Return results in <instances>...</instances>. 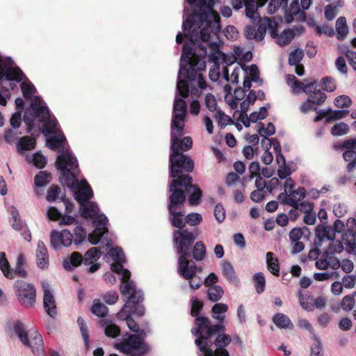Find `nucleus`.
Listing matches in <instances>:
<instances>
[{
	"label": "nucleus",
	"instance_id": "nucleus-1",
	"mask_svg": "<svg viewBox=\"0 0 356 356\" xmlns=\"http://www.w3.org/2000/svg\"><path fill=\"white\" fill-rule=\"evenodd\" d=\"M186 1L193 10L183 22L182 29L191 44L186 43L183 46L175 97V99L183 100L188 97L189 90L188 82L181 79L182 76L189 81L197 78L198 88L200 90L207 88V82L199 73L206 68L204 58L207 56V47L202 42H209L211 34L216 35L220 29V17L213 9V0Z\"/></svg>",
	"mask_w": 356,
	"mask_h": 356
},
{
	"label": "nucleus",
	"instance_id": "nucleus-2",
	"mask_svg": "<svg viewBox=\"0 0 356 356\" xmlns=\"http://www.w3.org/2000/svg\"><path fill=\"white\" fill-rule=\"evenodd\" d=\"M57 169L60 172L59 180L63 186L70 188L74 193L75 200L80 205L81 216L84 218L92 219L94 231L88 235L87 232L81 226H76L74 229L73 243L79 245L83 242L87 236L88 241L92 245H97L101 240L107 239L108 232L106 227L107 217L102 213L96 203L90 201L93 197V192L85 179L79 181V174L78 161L69 154L61 155L57 162Z\"/></svg>",
	"mask_w": 356,
	"mask_h": 356
},
{
	"label": "nucleus",
	"instance_id": "nucleus-3",
	"mask_svg": "<svg viewBox=\"0 0 356 356\" xmlns=\"http://www.w3.org/2000/svg\"><path fill=\"white\" fill-rule=\"evenodd\" d=\"M186 110V103L184 100L181 98L175 99L170 126L172 153L169 160L170 174L172 178L177 177L182 172H191L194 168L192 159L186 154L179 153V150H189L193 145L192 139L189 136L179 139L185 126Z\"/></svg>",
	"mask_w": 356,
	"mask_h": 356
},
{
	"label": "nucleus",
	"instance_id": "nucleus-4",
	"mask_svg": "<svg viewBox=\"0 0 356 356\" xmlns=\"http://www.w3.org/2000/svg\"><path fill=\"white\" fill-rule=\"evenodd\" d=\"M225 327L221 324L211 325L209 318L197 316L191 332L196 337L195 343L203 356H229L226 348L230 344V335L224 332Z\"/></svg>",
	"mask_w": 356,
	"mask_h": 356
},
{
	"label": "nucleus",
	"instance_id": "nucleus-5",
	"mask_svg": "<svg viewBox=\"0 0 356 356\" xmlns=\"http://www.w3.org/2000/svg\"><path fill=\"white\" fill-rule=\"evenodd\" d=\"M194 240L195 236L187 229L176 230L173 233V241L177 252L179 254L177 273L184 279L189 280L191 289H197L202 285V280L200 277L195 275L197 267L191 260V254L187 252Z\"/></svg>",
	"mask_w": 356,
	"mask_h": 356
},
{
	"label": "nucleus",
	"instance_id": "nucleus-6",
	"mask_svg": "<svg viewBox=\"0 0 356 356\" xmlns=\"http://www.w3.org/2000/svg\"><path fill=\"white\" fill-rule=\"evenodd\" d=\"M34 118H38L40 122H42L40 119L38 117L35 116V114L34 113L33 111V116H31V117L28 116L26 113L24 115V122L27 125V132L28 133H30L32 131V129L34 125ZM42 123H43V129L42 131V134L47 136L48 135L49 136L47 140V144L48 147L52 150L58 149L59 154H58L56 161V167L57 168V162H58V158L61 155L69 154V156H71L72 158L76 159L70 151L68 146L65 145L66 139H65V136L63 134V133H61V131L59 129L58 123L57 122V130L56 131L55 133H50V132L44 131V122H42Z\"/></svg>",
	"mask_w": 356,
	"mask_h": 356
},
{
	"label": "nucleus",
	"instance_id": "nucleus-7",
	"mask_svg": "<svg viewBox=\"0 0 356 356\" xmlns=\"http://www.w3.org/2000/svg\"><path fill=\"white\" fill-rule=\"evenodd\" d=\"M306 196V190L303 187H298L288 193H281L277 199L283 205H289L305 213L304 222L307 225H312V204L302 202Z\"/></svg>",
	"mask_w": 356,
	"mask_h": 356
},
{
	"label": "nucleus",
	"instance_id": "nucleus-8",
	"mask_svg": "<svg viewBox=\"0 0 356 356\" xmlns=\"http://www.w3.org/2000/svg\"><path fill=\"white\" fill-rule=\"evenodd\" d=\"M193 178L189 175H179L172 178L170 182V192L178 191L186 197V193L188 194V201L190 205L196 206L202 202V191L197 185L192 184Z\"/></svg>",
	"mask_w": 356,
	"mask_h": 356
},
{
	"label": "nucleus",
	"instance_id": "nucleus-9",
	"mask_svg": "<svg viewBox=\"0 0 356 356\" xmlns=\"http://www.w3.org/2000/svg\"><path fill=\"white\" fill-rule=\"evenodd\" d=\"M13 331L17 335L20 341L30 348L34 355L41 356L44 354V343L42 336L35 329L26 330L24 324L16 321L13 325Z\"/></svg>",
	"mask_w": 356,
	"mask_h": 356
},
{
	"label": "nucleus",
	"instance_id": "nucleus-10",
	"mask_svg": "<svg viewBox=\"0 0 356 356\" xmlns=\"http://www.w3.org/2000/svg\"><path fill=\"white\" fill-rule=\"evenodd\" d=\"M120 291L122 295L128 296V299L125 303L131 302L127 309V312H129L130 316L134 314L143 316L145 314V307L140 304L143 300V293L140 290H137L134 282L129 280L124 284H121Z\"/></svg>",
	"mask_w": 356,
	"mask_h": 356
},
{
	"label": "nucleus",
	"instance_id": "nucleus-11",
	"mask_svg": "<svg viewBox=\"0 0 356 356\" xmlns=\"http://www.w3.org/2000/svg\"><path fill=\"white\" fill-rule=\"evenodd\" d=\"M145 333L141 331L140 334H131L126 333L122 335L115 344V347L120 353L132 355L138 352L146 350V346L143 342Z\"/></svg>",
	"mask_w": 356,
	"mask_h": 356
},
{
	"label": "nucleus",
	"instance_id": "nucleus-12",
	"mask_svg": "<svg viewBox=\"0 0 356 356\" xmlns=\"http://www.w3.org/2000/svg\"><path fill=\"white\" fill-rule=\"evenodd\" d=\"M285 80L293 94L303 92L308 95L307 100L300 104V111L303 114L309 113L312 110V81H298L293 74L286 75Z\"/></svg>",
	"mask_w": 356,
	"mask_h": 356
},
{
	"label": "nucleus",
	"instance_id": "nucleus-13",
	"mask_svg": "<svg viewBox=\"0 0 356 356\" xmlns=\"http://www.w3.org/2000/svg\"><path fill=\"white\" fill-rule=\"evenodd\" d=\"M186 197L178 191H174L169 196L168 210L170 215L172 216L171 219L172 225L181 229L186 225V218L184 219L183 216L184 212L182 211V208L186 202Z\"/></svg>",
	"mask_w": 356,
	"mask_h": 356
},
{
	"label": "nucleus",
	"instance_id": "nucleus-14",
	"mask_svg": "<svg viewBox=\"0 0 356 356\" xmlns=\"http://www.w3.org/2000/svg\"><path fill=\"white\" fill-rule=\"evenodd\" d=\"M15 292L19 303L24 307H33L35 302V286L24 280H17L14 284Z\"/></svg>",
	"mask_w": 356,
	"mask_h": 356
},
{
	"label": "nucleus",
	"instance_id": "nucleus-15",
	"mask_svg": "<svg viewBox=\"0 0 356 356\" xmlns=\"http://www.w3.org/2000/svg\"><path fill=\"white\" fill-rule=\"evenodd\" d=\"M110 257L115 261L111 264V269L113 272L120 275V280L122 284H124L126 282L130 280L131 273L127 269H124L122 263L125 261V258L122 248H111L108 252Z\"/></svg>",
	"mask_w": 356,
	"mask_h": 356
},
{
	"label": "nucleus",
	"instance_id": "nucleus-16",
	"mask_svg": "<svg viewBox=\"0 0 356 356\" xmlns=\"http://www.w3.org/2000/svg\"><path fill=\"white\" fill-rule=\"evenodd\" d=\"M209 49V54L208 55L209 60L213 63V66L210 68L209 76L211 81H217L220 76V58H223V53L220 51L218 44L215 42H209L204 44Z\"/></svg>",
	"mask_w": 356,
	"mask_h": 356
},
{
	"label": "nucleus",
	"instance_id": "nucleus-17",
	"mask_svg": "<svg viewBox=\"0 0 356 356\" xmlns=\"http://www.w3.org/2000/svg\"><path fill=\"white\" fill-rule=\"evenodd\" d=\"M318 218L321 224L318 225L315 229L316 245H319L325 239L330 240L334 236V233L332 227L326 225L327 222V211L323 209H318Z\"/></svg>",
	"mask_w": 356,
	"mask_h": 356
},
{
	"label": "nucleus",
	"instance_id": "nucleus-18",
	"mask_svg": "<svg viewBox=\"0 0 356 356\" xmlns=\"http://www.w3.org/2000/svg\"><path fill=\"white\" fill-rule=\"evenodd\" d=\"M50 242L53 249L59 250L72 244L73 234L66 229L60 232L53 230L50 234Z\"/></svg>",
	"mask_w": 356,
	"mask_h": 356
},
{
	"label": "nucleus",
	"instance_id": "nucleus-19",
	"mask_svg": "<svg viewBox=\"0 0 356 356\" xmlns=\"http://www.w3.org/2000/svg\"><path fill=\"white\" fill-rule=\"evenodd\" d=\"M43 289V306L46 312L51 317H54L56 312V307L54 297L51 291V287L47 281H42L41 283Z\"/></svg>",
	"mask_w": 356,
	"mask_h": 356
},
{
	"label": "nucleus",
	"instance_id": "nucleus-20",
	"mask_svg": "<svg viewBox=\"0 0 356 356\" xmlns=\"http://www.w3.org/2000/svg\"><path fill=\"white\" fill-rule=\"evenodd\" d=\"M294 17L301 22L306 20V14L304 11H300L298 0H293L288 9H285L284 19L286 23H291L294 20Z\"/></svg>",
	"mask_w": 356,
	"mask_h": 356
},
{
	"label": "nucleus",
	"instance_id": "nucleus-21",
	"mask_svg": "<svg viewBox=\"0 0 356 356\" xmlns=\"http://www.w3.org/2000/svg\"><path fill=\"white\" fill-rule=\"evenodd\" d=\"M100 257V252L97 248H91L83 257V263L85 265H91L88 268V272L92 273L99 268L98 264H95Z\"/></svg>",
	"mask_w": 356,
	"mask_h": 356
},
{
	"label": "nucleus",
	"instance_id": "nucleus-22",
	"mask_svg": "<svg viewBox=\"0 0 356 356\" xmlns=\"http://www.w3.org/2000/svg\"><path fill=\"white\" fill-rule=\"evenodd\" d=\"M130 302L129 301V302L125 303L116 316L118 319L126 321L127 325L130 330L140 334L142 330L139 329L138 323L131 318L129 312H127V307L129 305Z\"/></svg>",
	"mask_w": 356,
	"mask_h": 356
},
{
	"label": "nucleus",
	"instance_id": "nucleus-23",
	"mask_svg": "<svg viewBox=\"0 0 356 356\" xmlns=\"http://www.w3.org/2000/svg\"><path fill=\"white\" fill-rule=\"evenodd\" d=\"M37 266L41 269L47 268L49 266V254L44 243L39 241L35 251Z\"/></svg>",
	"mask_w": 356,
	"mask_h": 356
},
{
	"label": "nucleus",
	"instance_id": "nucleus-24",
	"mask_svg": "<svg viewBox=\"0 0 356 356\" xmlns=\"http://www.w3.org/2000/svg\"><path fill=\"white\" fill-rule=\"evenodd\" d=\"M275 326L280 329L293 330L294 325L290 318L284 314L277 313L273 317Z\"/></svg>",
	"mask_w": 356,
	"mask_h": 356
},
{
	"label": "nucleus",
	"instance_id": "nucleus-25",
	"mask_svg": "<svg viewBox=\"0 0 356 356\" xmlns=\"http://www.w3.org/2000/svg\"><path fill=\"white\" fill-rule=\"evenodd\" d=\"M222 273L223 276L230 282L238 285L239 280L236 275L234 268L232 264L229 261H224L221 263Z\"/></svg>",
	"mask_w": 356,
	"mask_h": 356
},
{
	"label": "nucleus",
	"instance_id": "nucleus-26",
	"mask_svg": "<svg viewBox=\"0 0 356 356\" xmlns=\"http://www.w3.org/2000/svg\"><path fill=\"white\" fill-rule=\"evenodd\" d=\"M271 36L277 38V43L280 46L284 47L291 42L295 36V33L291 29L283 31L280 35H277L275 31L271 32Z\"/></svg>",
	"mask_w": 356,
	"mask_h": 356
},
{
	"label": "nucleus",
	"instance_id": "nucleus-27",
	"mask_svg": "<svg viewBox=\"0 0 356 356\" xmlns=\"http://www.w3.org/2000/svg\"><path fill=\"white\" fill-rule=\"evenodd\" d=\"M228 310V306L225 303H216L211 309L212 316L219 323H222L225 319V313Z\"/></svg>",
	"mask_w": 356,
	"mask_h": 356
},
{
	"label": "nucleus",
	"instance_id": "nucleus-28",
	"mask_svg": "<svg viewBox=\"0 0 356 356\" xmlns=\"http://www.w3.org/2000/svg\"><path fill=\"white\" fill-rule=\"evenodd\" d=\"M341 235L343 242L350 248V251H355L356 249V232L355 229H344Z\"/></svg>",
	"mask_w": 356,
	"mask_h": 356
},
{
	"label": "nucleus",
	"instance_id": "nucleus-29",
	"mask_svg": "<svg viewBox=\"0 0 356 356\" xmlns=\"http://www.w3.org/2000/svg\"><path fill=\"white\" fill-rule=\"evenodd\" d=\"M244 1V6L245 7V15L251 19L256 20L259 19V13L257 9L259 4L255 0H243Z\"/></svg>",
	"mask_w": 356,
	"mask_h": 356
},
{
	"label": "nucleus",
	"instance_id": "nucleus-30",
	"mask_svg": "<svg viewBox=\"0 0 356 356\" xmlns=\"http://www.w3.org/2000/svg\"><path fill=\"white\" fill-rule=\"evenodd\" d=\"M83 262V257L78 252H74L71 256L63 261V267L67 270H71Z\"/></svg>",
	"mask_w": 356,
	"mask_h": 356
},
{
	"label": "nucleus",
	"instance_id": "nucleus-31",
	"mask_svg": "<svg viewBox=\"0 0 356 356\" xmlns=\"http://www.w3.org/2000/svg\"><path fill=\"white\" fill-rule=\"evenodd\" d=\"M191 245L192 244L189 246V248L187 250V252L191 254V258L193 257L197 261H202L204 258L206 254L205 245L202 241H197L193 248L192 254L190 252Z\"/></svg>",
	"mask_w": 356,
	"mask_h": 356
},
{
	"label": "nucleus",
	"instance_id": "nucleus-32",
	"mask_svg": "<svg viewBox=\"0 0 356 356\" xmlns=\"http://www.w3.org/2000/svg\"><path fill=\"white\" fill-rule=\"evenodd\" d=\"M337 38L339 40H343L348 33V27L345 17H339L336 21Z\"/></svg>",
	"mask_w": 356,
	"mask_h": 356
},
{
	"label": "nucleus",
	"instance_id": "nucleus-33",
	"mask_svg": "<svg viewBox=\"0 0 356 356\" xmlns=\"http://www.w3.org/2000/svg\"><path fill=\"white\" fill-rule=\"evenodd\" d=\"M35 140L29 136H24L19 138L17 143V152L22 154L23 151L30 150L33 149L35 145Z\"/></svg>",
	"mask_w": 356,
	"mask_h": 356
},
{
	"label": "nucleus",
	"instance_id": "nucleus-34",
	"mask_svg": "<svg viewBox=\"0 0 356 356\" xmlns=\"http://www.w3.org/2000/svg\"><path fill=\"white\" fill-rule=\"evenodd\" d=\"M266 263L268 270L274 275L278 276L280 274V265L278 259L274 257V254L268 252L266 254Z\"/></svg>",
	"mask_w": 356,
	"mask_h": 356
},
{
	"label": "nucleus",
	"instance_id": "nucleus-35",
	"mask_svg": "<svg viewBox=\"0 0 356 356\" xmlns=\"http://www.w3.org/2000/svg\"><path fill=\"white\" fill-rule=\"evenodd\" d=\"M26 160L28 163H33L38 168H42L47 164V159L40 152L33 154H26Z\"/></svg>",
	"mask_w": 356,
	"mask_h": 356
},
{
	"label": "nucleus",
	"instance_id": "nucleus-36",
	"mask_svg": "<svg viewBox=\"0 0 356 356\" xmlns=\"http://www.w3.org/2000/svg\"><path fill=\"white\" fill-rule=\"evenodd\" d=\"M241 70V67H236L232 71L231 76H229L227 67L223 66L222 70V78L227 82H231L233 84L237 83L238 82V76Z\"/></svg>",
	"mask_w": 356,
	"mask_h": 356
},
{
	"label": "nucleus",
	"instance_id": "nucleus-37",
	"mask_svg": "<svg viewBox=\"0 0 356 356\" xmlns=\"http://www.w3.org/2000/svg\"><path fill=\"white\" fill-rule=\"evenodd\" d=\"M108 307L104 304L102 303L99 299H95L93 300L91 307V312L94 315L98 317H104L108 314Z\"/></svg>",
	"mask_w": 356,
	"mask_h": 356
},
{
	"label": "nucleus",
	"instance_id": "nucleus-38",
	"mask_svg": "<svg viewBox=\"0 0 356 356\" xmlns=\"http://www.w3.org/2000/svg\"><path fill=\"white\" fill-rule=\"evenodd\" d=\"M0 269L6 278L13 279V269L10 268L6 257V253L3 252H0Z\"/></svg>",
	"mask_w": 356,
	"mask_h": 356
},
{
	"label": "nucleus",
	"instance_id": "nucleus-39",
	"mask_svg": "<svg viewBox=\"0 0 356 356\" xmlns=\"http://www.w3.org/2000/svg\"><path fill=\"white\" fill-rule=\"evenodd\" d=\"M51 181V175L46 171H40L34 178L35 185L38 187H44Z\"/></svg>",
	"mask_w": 356,
	"mask_h": 356
},
{
	"label": "nucleus",
	"instance_id": "nucleus-40",
	"mask_svg": "<svg viewBox=\"0 0 356 356\" xmlns=\"http://www.w3.org/2000/svg\"><path fill=\"white\" fill-rule=\"evenodd\" d=\"M334 237L330 240L331 242L325 252V254L334 255L336 253H341L343 250L342 243L339 240H334Z\"/></svg>",
	"mask_w": 356,
	"mask_h": 356
},
{
	"label": "nucleus",
	"instance_id": "nucleus-41",
	"mask_svg": "<svg viewBox=\"0 0 356 356\" xmlns=\"http://www.w3.org/2000/svg\"><path fill=\"white\" fill-rule=\"evenodd\" d=\"M223 293L222 287L218 285L212 286L207 291L208 298L212 302L219 300L222 298Z\"/></svg>",
	"mask_w": 356,
	"mask_h": 356
},
{
	"label": "nucleus",
	"instance_id": "nucleus-42",
	"mask_svg": "<svg viewBox=\"0 0 356 356\" xmlns=\"http://www.w3.org/2000/svg\"><path fill=\"white\" fill-rule=\"evenodd\" d=\"M253 281L257 292L260 294L264 292L266 286V278L264 275L259 272L253 275Z\"/></svg>",
	"mask_w": 356,
	"mask_h": 356
},
{
	"label": "nucleus",
	"instance_id": "nucleus-43",
	"mask_svg": "<svg viewBox=\"0 0 356 356\" xmlns=\"http://www.w3.org/2000/svg\"><path fill=\"white\" fill-rule=\"evenodd\" d=\"M105 334L111 338H115L120 333V327L112 322H105L104 323Z\"/></svg>",
	"mask_w": 356,
	"mask_h": 356
},
{
	"label": "nucleus",
	"instance_id": "nucleus-44",
	"mask_svg": "<svg viewBox=\"0 0 356 356\" xmlns=\"http://www.w3.org/2000/svg\"><path fill=\"white\" fill-rule=\"evenodd\" d=\"M349 131L348 125L343 122L336 123L331 129V134L334 136H341L348 134Z\"/></svg>",
	"mask_w": 356,
	"mask_h": 356
},
{
	"label": "nucleus",
	"instance_id": "nucleus-45",
	"mask_svg": "<svg viewBox=\"0 0 356 356\" xmlns=\"http://www.w3.org/2000/svg\"><path fill=\"white\" fill-rule=\"evenodd\" d=\"M307 232L308 234H310L309 230L307 227L304 228H293L289 232L290 241L293 243L299 241Z\"/></svg>",
	"mask_w": 356,
	"mask_h": 356
},
{
	"label": "nucleus",
	"instance_id": "nucleus-46",
	"mask_svg": "<svg viewBox=\"0 0 356 356\" xmlns=\"http://www.w3.org/2000/svg\"><path fill=\"white\" fill-rule=\"evenodd\" d=\"M246 73L248 74V76L252 82L257 83L261 86L263 81L259 77V69L256 65H251L248 69H246Z\"/></svg>",
	"mask_w": 356,
	"mask_h": 356
},
{
	"label": "nucleus",
	"instance_id": "nucleus-47",
	"mask_svg": "<svg viewBox=\"0 0 356 356\" xmlns=\"http://www.w3.org/2000/svg\"><path fill=\"white\" fill-rule=\"evenodd\" d=\"M288 0H270L268 6V13L273 15L276 13L279 8H285L287 6Z\"/></svg>",
	"mask_w": 356,
	"mask_h": 356
},
{
	"label": "nucleus",
	"instance_id": "nucleus-48",
	"mask_svg": "<svg viewBox=\"0 0 356 356\" xmlns=\"http://www.w3.org/2000/svg\"><path fill=\"white\" fill-rule=\"evenodd\" d=\"M313 111H316V115L314 120L318 122L323 119H325V123H330L331 121H328V118L331 116V108L326 109H318L316 107L313 106Z\"/></svg>",
	"mask_w": 356,
	"mask_h": 356
},
{
	"label": "nucleus",
	"instance_id": "nucleus-49",
	"mask_svg": "<svg viewBox=\"0 0 356 356\" xmlns=\"http://www.w3.org/2000/svg\"><path fill=\"white\" fill-rule=\"evenodd\" d=\"M77 323L79 325L81 336L84 341V345L87 347L89 345V334L86 323L84 319L81 316L78 318Z\"/></svg>",
	"mask_w": 356,
	"mask_h": 356
},
{
	"label": "nucleus",
	"instance_id": "nucleus-50",
	"mask_svg": "<svg viewBox=\"0 0 356 356\" xmlns=\"http://www.w3.org/2000/svg\"><path fill=\"white\" fill-rule=\"evenodd\" d=\"M268 115V110L266 107L262 106L259 108V111L252 113L249 116V120L251 122H257L259 120L265 119Z\"/></svg>",
	"mask_w": 356,
	"mask_h": 356
},
{
	"label": "nucleus",
	"instance_id": "nucleus-51",
	"mask_svg": "<svg viewBox=\"0 0 356 356\" xmlns=\"http://www.w3.org/2000/svg\"><path fill=\"white\" fill-rule=\"evenodd\" d=\"M340 48L341 51L345 54L349 65L356 71V52L348 49L346 47Z\"/></svg>",
	"mask_w": 356,
	"mask_h": 356
},
{
	"label": "nucleus",
	"instance_id": "nucleus-52",
	"mask_svg": "<svg viewBox=\"0 0 356 356\" xmlns=\"http://www.w3.org/2000/svg\"><path fill=\"white\" fill-rule=\"evenodd\" d=\"M102 298L106 304L112 305L117 302L119 295L117 291L111 290L102 294Z\"/></svg>",
	"mask_w": 356,
	"mask_h": 356
},
{
	"label": "nucleus",
	"instance_id": "nucleus-53",
	"mask_svg": "<svg viewBox=\"0 0 356 356\" xmlns=\"http://www.w3.org/2000/svg\"><path fill=\"white\" fill-rule=\"evenodd\" d=\"M303 57V51L300 49H296L291 51L289 57V64L290 65H297Z\"/></svg>",
	"mask_w": 356,
	"mask_h": 356
},
{
	"label": "nucleus",
	"instance_id": "nucleus-54",
	"mask_svg": "<svg viewBox=\"0 0 356 356\" xmlns=\"http://www.w3.org/2000/svg\"><path fill=\"white\" fill-rule=\"evenodd\" d=\"M313 26H316V32L318 35H321L322 34L325 35L328 37H332L334 35V29L327 24H324L322 26H316L313 22Z\"/></svg>",
	"mask_w": 356,
	"mask_h": 356
},
{
	"label": "nucleus",
	"instance_id": "nucleus-55",
	"mask_svg": "<svg viewBox=\"0 0 356 356\" xmlns=\"http://www.w3.org/2000/svg\"><path fill=\"white\" fill-rule=\"evenodd\" d=\"M321 88L326 92H333L336 89L334 79L330 76H326L322 79Z\"/></svg>",
	"mask_w": 356,
	"mask_h": 356
},
{
	"label": "nucleus",
	"instance_id": "nucleus-56",
	"mask_svg": "<svg viewBox=\"0 0 356 356\" xmlns=\"http://www.w3.org/2000/svg\"><path fill=\"white\" fill-rule=\"evenodd\" d=\"M299 302L301 307L306 311L312 310V297L309 296H304L301 291H299L298 296Z\"/></svg>",
	"mask_w": 356,
	"mask_h": 356
},
{
	"label": "nucleus",
	"instance_id": "nucleus-57",
	"mask_svg": "<svg viewBox=\"0 0 356 356\" xmlns=\"http://www.w3.org/2000/svg\"><path fill=\"white\" fill-rule=\"evenodd\" d=\"M351 104L352 100L347 95H340L334 99V105L339 108H348Z\"/></svg>",
	"mask_w": 356,
	"mask_h": 356
},
{
	"label": "nucleus",
	"instance_id": "nucleus-58",
	"mask_svg": "<svg viewBox=\"0 0 356 356\" xmlns=\"http://www.w3.org/2000/svg\"><path fill=\"white\" fill-rule=\"evenodd\" d=\"M61 190L58 186H51L47 191L46 199L49 202H54L58 199Z\"/></svg>",
	"mask_w": 356,
	"mask_h": 356
},
{
	"label": "nucleus",
	"instance_id": "nucleus-59",
	"mask_svg": "<svg viewBox=\"0 0 356 356\" xmlns=\"http://www.w3.org/2000/svg\"><path fill=\"white\" fill-rule=\"evenodd\" d=\"M215 118L218 121V125L222 127L232 122L231 118L225 114L222 111H217L215 114Z\"/></svg>",
	"mask_w": 356,
	"mask_h": 356
},
{
	"label": "nucleus",
	"instance_id": "nucleus-60",
	"mask_svg": "<svg viewBox=\"0 0 356 356\" xmlns=\"http://www.w3.org/2000/svg\"><path fill=\"white\" fill-rule=\"evenodd\" d=\"M327 99V95L325 92L321 91V90H316L314 88L313 90V106L321 105Z\"/></svg>",
	"mask_w": 356,
	"mask_h": 356
},
{
	"label": "nucleus",
	"instance_id": "nucleus-61",
	"mask_svg": "<svg viewBox=\"0 0 356 356\" xmlns=\"http://www.w3.org/2000/svg\"><path fill=\"white\" fill-rule=\"evenodd\" d=\"M341 307L346 312L352 310L355 306V300H353V297L346 296L343 298L340 302Z\"/></svg>",
	"mask_w": 356,
	"mask_h": 356
},
{
	"label": "nucleus",
	"instance_id": "nucleus-62",
	"mask_svg": "<svg viewBox=\"0 0 356 356\" xmlns=\"http://www.w3.org/2000/svg\"><path fill=\"white\" fill-rule=\"evenodd\" d=\"M258 133L261 136H272L275 133V127L273 123L268 122L266 128L262 124L258 129Z\"/></svg>",
	"mask_w": 356,
	"mask_h": 356
},
{
	"label": "nucleus",
	"instance_id": "nucleus-63",
	"mask_svg": "<svg viewBox=\"0 0 356 356\" xmlns=\"http://www.w3.org/2000/svg\"><path fill=\"white\" fill-rule=\"evenodd\" d=\"M202 218V216L198 213H188L186 217V222L188 225L194 226L200 224Z\"/></svg>",
	"mask_w": 356,
	"mask_h": 356
},
{
	"label": "nucleus",
	"instance_id": "nucleus-64",
	"mask_svg": "<svg viewBox=\"0 0 356 356\" xmlns=\"http://www.w3.org/2000/svg\"><path fill=\"white\" fill-rule=\"evenodd\" d=\"M214 216L218 222H222L225 218V210L222 204H217L214 209Z\"/></svg>",
	"mask_w": 356,
	"mask_h": 356
}]
</instances>
